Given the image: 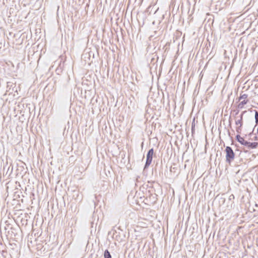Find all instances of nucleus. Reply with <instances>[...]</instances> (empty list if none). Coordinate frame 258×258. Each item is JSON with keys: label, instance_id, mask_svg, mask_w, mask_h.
Instances as JSON below:
<instances>
[{"label": "nucleus", "instance_id": "f257e3e1", "mask_svg": "<svg viewBox=\"0 0 258 258\" xmlns=\"http://www.w3.org/2000/svg\"><path fill=\"white\" fill-rule=\"evenodd\" d=\"M225 151L226 153V160L228 162H230L231 160H233V159L234 158L235 154L232 149L230 147H227L226 148Z\"/></svg>", "mask_w": 258, "mask_h": 258}, {"label": "nucleus", "instance_id": "f03ea898", "mask_svg": "<svg viewBox=\"0 0 258 258\" xmlns=\"http://www.w3.org/2000/svg\"><path fill=\"white\" fill-rule=\"evenodd\" d=\"M239 100L241 101L238 104V107L239 108H242L248 102V100L247 99V95L246 94L241 95L239 97Z\"/></svg>", "mask_w": 258, "mask_h": 258}, {"label": "nucleus", "instance_id": "7ed1b4c3", "mask_svg": "<svg viewBox=\"0 0 258 258\" xmlns=\"http://www.w3.org/2000/svg\"><path fill=\"white\" fill-rule=\"evenodd\" d=\"M154 154V150L153 149H151L148 152L147 155V160H146V165H150L152 161V158Z\"/></svg>", "mask_w": 258, "mask_h": 258}, {"label": "nucleus", "instance_id": "20e7f679", "mask_svg": "<svg viewBox=\"0 0 258 258\" xmlns=\"http://www.w3.org/2000/svg\"><path fill=\"white\" fill-rule=\"evenodd\" d=\"M236 139L237 141L242 145L245 146L247 144V141L245 140L243 137H241L239 135H237L236 136Z\"/></svg>", "mask_w": 258, "mask_h": 258}, {"label": "nucleus", "instance_id": "39448f33", "mask_svg": "<svg viewBox=\"0 0 258 258\" xmlns=\"http://www.w3.org/2000/svg\"><path fill=\"white\" fill-rule=\"evenodd\" d=\"M235 124L238 125V127L237 128V132H239V130H241V127L242 126L243 122H242V116H241L240 118L236 121Z\"/></svg>", "mask_w": 258, "mask_h": 258}, {"label": "nucleus", "instance_id": "423d86ee", "mask_svg": "<svg viewBox=\"0 0 258 258\" xmlns=\"http://www.w3.org/2000/svg\"><path fill=\"white\" fill-rule=\"evenodd\" d=\"M248 147V148L250 149H255L258 147V143L257 142H253L250 143L247 142V144L246 145Z\"/></svg>", "mask_w": 258, "mask_h": 258}, {"label": "nucleus", "instance_id": "0eeeda50", "mask_svg": "<svg viewBox=\"0 0 258 258\" xmlns=\"http://www.w3.org/2000/svg\"><path fill=\"white\" fill-rule=\"evenodd\" d=\"M104 258H111L110 252L108 250H106L104 251Z\"/></svg>", "mask_w": 258, "mask_h": 258}, {"label": "nucleus", "instance_id": "6e6552de", "mask_svg": "<svg viewBox=\"0 0 258 258\" xmlns=\"http://www.w3.org/2000/svg\"><path fill=\"white\" fill-rule=\"evenodd\" d=\"M255 122L256 124L258 123V112L257 111H255Z\"/></svg>", "mask_w": 258, "mask_h": 258}, {"label": "nucleus", "instance_id": "1a4fd4ad", "mask_svg": "<svg viewBox=\"0 0 258 258\" xmlns=\"http://www.w3.org/2000/svg\"><path fill=\"white\" fill-rule=\"evenodd\" d=\"M257 223L258 224V222Z\"/></svg>", "mask_w": 258, "mask_h": 258}]
</instances>
